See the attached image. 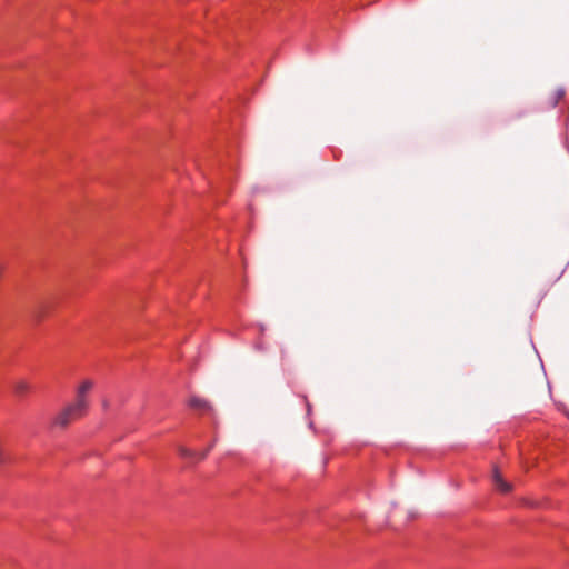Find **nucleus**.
Wrapping results in <instances>:
<instances>
[{"instance_id":"7ed1b4c3","label":"nucleus","mask_w":569,"mask_h":569,"mask_svg":"<svg viewBox=\"0 0 569 569\" xmlns=\"http://www.w3.org/2000/svg\"><path fill=\"white\" fill-rule=\"evenodd\" d=\"M188 406L201 413H207L212 410L210 403L206 399L196 396L189 398Z\"/></svg>"},{"instance_id":"f03ea898","label":"nucleus","mask_w":569,"mask_h":569,"mask_svg":"<svg viewBox=\"0 0 569 569\" xmlns=\"http://www.w3.org/2000/svg\"><path fill=\"white\" fill-rule=\"evenodd\" d=\"M212 447H213V443L210 445L204 451H196V450L189 449L184 446H179L178 453L182 459H184L189 462H198V461L206 459V457L208 456V453L210 452Z\"/></svg>"},{"instance_id":"f257e3e1","label":"nucleus","mask_w":569,"mask_h":569,"mask_svg":"<svg viewBox=\"0 0 569 569\" xmlns=\"http://www.w3.org/2000/svg\"><path fill=\"white\" fill-rule=\"evenodd\" d=\"M93 388V381L84 380L77 389L76 398L72 402L61 409L51 420V429H66L73 421H77L88 413V395Z\"/></svg>"},{"instance_id":"423d86ee","label":"nucleus","mask_w":569,"mask_h":569,"mask_svg":"<svg viewBox=\"0 0 569 569\" xmlns=\"http://www.w3.org/2000/svg\"><path fill=\"white\" fill-rule=\"evenodd\" d=\"M49 306L47 302L41 301L37 307H34L32 311V317L39 321L41 320L48 312Z\"/></svg>"},{"instance_id":"20e7f679","label":"nucleus","mask_w":569,"mask_h":569,"mask_svg":"<svg viewBox=\"0 0 569 569\" xmlns=\"http://www.w3.org/2000/svg\"><path fill=\"white\" fill-rule=\"evenodd\" d=\"M492 480L497 489L500 490L501 492L508 493L509 491H511V485L502 478L498 468H495L492 471Z\"/></svg>"},{"instance_id":"0eeeda50","label":"nucleus","mask_w":569,"mask_h":569,"mask_svg":"<svg viewBox=\"0 0 569 569\" xmlns=\"http://www.w3.org/2000/svg\"><path fill=\"white\" fill-rule=\"evenodd\" d=\"M566 91L563 88H559L555 91V99L552 101V107H556L558 102L565 97Z\"/></svg>"},{"instance_id":"39448f33","label":"nucleus","mask_w":569,"mask_h":569,"mask_svg":"<svg viewBox=\"0 0 569 569\" xmlns=\"http://www.w3.org/2000/svg\"><path fill=\"white\" fill-rule=\"evenodd\" d=\"M31 390V386L27 381H18L13 386V392L17 397H24Z\"/></svg>"}]
</instances>
